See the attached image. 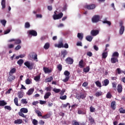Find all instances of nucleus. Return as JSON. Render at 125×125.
<instances>
[{"label":"nucleus","instance_id":"nucleus-61","mask_svg":"<svg viewBox=\"0 0 125 125\" xmlns=\"http://www.w3.org/2000/svg\"><path fill=\"white\" fill-rule=\"evenodd\" d=\"M63 48H69V45L67 43H65L64 44H63Z\"/></svg>","mask_w":125,"mask_h":125},{"label":"nucleus","instance_id":"nucleus-53","mask_svg":"<svg viewBox=\"0 0 125 125\" xmlns=\"http://www.w3.org/2000/svg\"><path fill=\"white\" fill-rule=\"evenodd\" d=\"M57 69L60 71V72H61V71H62V64H59L58 65Z\"/></svg>","mask_w":125,"mask_h":125},{"label":"nucleus","instance_id":"nucleus-27","mask_svg":"<svg viewBox=\"0 0 125 125\" xmlns=\"http://www.w3.org/2000/svg\"><path fill=\"white\" fill-rule=\"evenodd\" d=\"M20 112L24 113V114H26V113H28V109L25 108H22L20 109Z\"/></svg>","mask_w":125,"mask_h":125},{"label":"nucleus","instance_id":"nucleus-25","mask_svg":"<svg viewBox=\"0 0 125 125\" xmlns=\"http://www.w3.org/2000/svg\"><path fill=\"white\" fill-rule=\"evenodd\" d=\"M124 32H125V26L121 27L119 30L120 35H123Z\"/></svg>","mask_w":125,"mask_h":125},{"label":"nucleus","instance_id":"nucleus-14","mask_svg":"<svg viewBox=\"0 0 125 125\" xmlns=\"http://www.w3.org/2000/svg\"><path fill=\"white\" fill-rule=\"evenodd\" d=\"M86 8L87 9L91 10V9H94L96 6L95 4H91V5H86L85 6Z\"/></svg>","mask_w":125,"mask_h":125},{"label":"nucleus","instance_id":"nucleus-11","mask_svg":"<svg viewBox=\"0 0 125 125\" xmlns=\"http://www.w3.org/2000/svg\"><path fill=\"white\" fill-rule=\"evenodd\" d=\"M29 34L33 36V37H37L38 36V33L34 30H30L29 31Z\"/></svg>","mask_w":125,"mask_h":125},{"label":"nucleus","instance_id":"nucleus-29","mask_svg":"<svg viewBox=\"0 0 125 125\" xmlns=\"http://www.w3.org/2000/svg\"><path fill=\"white\" fill-rule=\"evenodd\" d=\"M89 70H90V68H89V66H88L83 68V72H84V73H88V72H89Z\"/></svg>","mask_w":125,"mask_h":125},{"label":"nucleus","instance_id":"nucleus-46","mask_svg":"<svg viewBox=\"0 0 125 125\" xmlns=\"http://www.w3.org/2000/svg\"><path fill=\"white\" fill-rule=\"evenodd\" d=\"M21 103H22V104H28V102L27 101V99H21Z\"/></svg>","mask_w":125,"mask_h":125},{"label":"nucleus","instance_id":"nucleus-2","mask_svg":"<svg viewBox=\"0 0 125 125\" xmlns=\"http://www.w3.org/2000/svg\"><path fill=\"white\" fill-rule=\"evenodd\" d=\"M24 64L26 67H27L29 70H33L34 68V63L33 62H31L29 61L25 62Z\"/></svg>","mask_w":125,"mask_h":125},{"label":"nucleus","instance_id":"nucleus-21","mask_svg":"<svg viewBox=\"0 0 125 125\" xmlns=\"http://www.w3.org/2000/svg\"><path fill=\"white\" fill-rule=\"evenodd\" d=\"M111 107L112 110H116V102L113 101L111 102Z\"/></svg>","mask_w":125,"mask_h":125},{"label":"nucleus","instance_id":"nucleus-45","mask_svg":"<svg viewBox=\"0 0 125 125\" xmlns=\"http://www.w3.org/2000/svg\"><path fill=\"white\" fill-rule=\"evenodd\" d=\"M112 84L113 89L116 90V89H117V83L116 82H113L112 83Z\"/></svg>","mask_w":125,"mask_h":125},{"label":"nucleus","instance_id":"nucleus-55","mask_svg":"<svg viewBox=\"0 0 125 125\" xmlns=\"http://www.w3.org/2000/svg\"><path fill=\"white\" fill-rule=\"evenodd\" d=\"M95 84H96L97 86L99 87H101V83L99 82V81H97L95 82Z\"/></svg>","mask_w":125,"mask_h":125},{"label":"nucleus","instance_id":"nucleus-22","mask_svg":"<svg viewBox=\"0 0 125 125\" xmlns=\"http://www.w3.org/2000/svg\"><path fill=\"white\" fill-rule=\"evenodd\" d=\"M23 123L22 119H18L14 121V124L20 125Z\"/></svg>","mask_w":125,"mask_h":125},{"label":"nucleus","instance_id":"nucleus-34","mask_svg":"<svg viewBox=\"0 0 125 125\" xmlns=\"http://www.w3.org/2000/svg\"><path fill=\"white\" fill-rule=\"evenodd\" d=\"M50 46V44H49V43L47 42V43H45L43 47H44V49H48V48H49Z\"/></svg>","mask_w":125,"mask_h":125},{"label":"nucleus","instance_id":"nucleus-26","mask_svg":"<svg viewBox=\"0 0 125 125\" xmlns=\"http://www.w3.org/2000/svg\"><path fill=\"white\" fill-rule=\"evenodd\" d=\"M18 98L20 99L23 98V96H24V94H23V93L21 91H19L18 93Z\"/></svg>","mask_w":125,"mask_h":125},{"label":"nucleus","instance_id":"nucleus-30","mask_svg":"<svg viewBox=\"0 0 125 125\" xmlns=\"http://www.w3.org/2000/svg\"><path fill=\"white\" fill-rule=\"evenodd\" d=\"M107 56H108V52H107L103 53L102 58H103V59H106V58H107Z\"/></svg>","mask_w":125,"mask_h":125},{"label":"nucleus","instance_id":"nucleus-59","mask_svg":"<svg viewBox=\"0 0 125 125\" xmlns=\"http://www.w3.org/2000/svg\"><path fill=\"white\" fill-rule=\"evenodd\" d=\"M106 98H112V95L110 92L107 93V94H106Z\"/></svg>","mask_w":125,"mask_h":125},{"label":"nucleus","instance_id":"nucleus-49","mask_svg":"<svg viewBox=\"0 0 125 125\" xmlns=\"http://www.w3.org/2000/svg\"><path fill=\"white\" fill-rule=\"evenodd\" d=\"M23 63H24V60H22V59H20L19 60L18 62H17V63L19 65H22V64H23Z\"/></svg>","mask_w":125,"mask_h":125},{"label":"nucleus","instance_id":"nucleus-43","mask_svg":"<svg viewBox=\"0 0 125 125\" xmlns=\"http://www.w3.org/2000/svg\"><path fill=\"white\" fill-rule=\"evenodd\" d=\"M24 27L25 28L28 29V28H30V27H31V25L29 22H26L24 24Z\"/></svg>","mask_w":125,"mask_h":125},{"label":"nucleus","instance_id":"nucleus-10","mask_svg":"<svg viewBox=\"0 0 125 125\" xmlns=\"http://www.w3.org/2000/svg\"><path fill=\"white\" fill-rule=\"evenodd\" d=\"M80 68H84L85 67V62H83V60H81L79 63Z\"/></svg>","mask_w":125,"mask_h":125},{"label":"nucleus","instance_id":"nucleus-33","mask_svg":"<svg viewBox=\"0 0 125 125\" xmlns=\"http://www.w3.org/2000/svg\"><path fill=\"white\" fill-rule=\"evenodd\" d=\"M25 83L26 84H31L32 83V80L31 79H27L25 80Z\"/></svg>","mask_w":125,"mask_h":125},{"label":"nucleus","instance_id":"nucleus-9","mask_svg":"<svg viewBox=\"0 0 125 125\" xmlns=\"http://www.w3.org/2000/svg\"><path fill=\"white\" fill-rule=\"evenodd\" d=\"M64 45V43H63V41H60L58 44L55 45L56 47H58V48H63Z\"/></svg>","mask_w":125,"mask_h":125},{"label":"nucleus","instance_id":"nucleus-58","mask_svg":"<svg viewBox=\"0 0 125 125\" xmlns=\"http://www.w3.org/2000/svg\"><path fill=\"white\" fill-rule=\"evenodd\" d=\"M4 108L6 109L7 110H9V111H11V106L9 105H5L4 106Z\"/></svg>","mask_w":125,"mask_h":125},{"label":"nucleus","instance_id":"nucleus-28","mask_svg":"<svg viewBox=\"0 0 125 125\" xmlns=\"http://www.w3.org/2000/svg\"><path fill=\"white\" fill-rule=\"evenodd\" d=\"M53 80V78L52 76H51L49 78H48L45 79V82L50 83V82H51V81H52Z\"/></svg>","mask_w":125,"mask_h":125},{"label":"nucleus","instance_id":"nucleus-20","mask_svg":"<svg viewBox=\"0 0 125 125\" xmlns=\"http://www.w3.org/2000/svg\"><path fill=\"white\" fill-rule=\"evenodd\" d=\"M34 90H35L34 88H30L26 93V94H27V95H32Z\"/></svg>","mask_w":125,"mask_h":125},{"label":"nucleus","instance_id":"nucleus-42","mask_svg":"<svg viewBox=\"0 0 125 125\" xmlns=\"http://www.w3.org/2000/svg\"><path fill=\"white\" fill-rule=\"evenodd\" d=\"M49 118H50V114L48 113L42 116V119H48Z\"/></svg>","mask_w":125,"mask_h":125},{"label":"nucleus","instance_id":"nucleus-40","mask_svg":"<svg viewBox=\"0 0 125 125\" xmlns=\"http://www.w3.org/2000/svg\"><path fill=\"white\" fill-rule=\"evenodd\" d=\"M36 113L37 114L38 117H42V112L40 110H36Z\"/></svg>","mask_w":125,"mask_h":125},{"label":"nucleus","instance_id":"nucleus-36","mask_svg":"<svg viewBox=\"0 0 125 125\" xmlns=\"http://www.w3.org/2000/svg\"><path fill=\"white\" fill-rule=\"evenodd\" d=\"M14 102L16 106H19V104H18V98L15 97L14 99Z\"/></svg>","mask_w":125,"mask_h":125},{"label":"nucleus","instance_id":"nucleus-16","mask_svg":"<svg viewBox=\"0 0 125 125\" xmlns=\"http://www.w3.org/2000/svg\"><path fill=\"white\" fill-rule=\"evenodd\" d=\"M117 91L119 93H122L123 91V86L119 84L117 86Z\"/></svg>","mask_w":125,"mask_h":125},{"label":"nucleus","instance_id":"nucleus-23","mask_svg":"<svg viewBox=\"0 0 125 125\" xmlns=\"http://www.w3.org/2000/svg\"><path fill=\"white\" fill-rule=\"evenodd\" d=\"M77 113L79 115H85L86 114L85 111H83L82 109H79Z\"/></svg>","mask_w":125,"mask_h":125},{"label":"nucleus","instance_id":"nucleus-1","mask_svg":"<svg viewBox=\"0 0 125 125\" xmlns=\"http://www.w3.org/2000/svg\"><path fill=\"white\" fill-rule=\"evenodd\" d=\"M86 97V94L85 93H80V94H77L76 95V98H77V99H78V100H80V99H83V100H84Z\"/></svg>","mask_w":125,"mask_h":125},{"label":"nucleus","instance_id":"nucleus-12","mask_svg":"<svg viewBox=\"0 0 125 125\" xmlns=\"http://www.w3.org/2000/svg\"><path fill=\"white\" fill-rule=\"evenodd\" d=\"M111 62L112 64H115V63H119V60L117 57H113L111 58Z\"/></svg>","mask_w":125,"mask_h":125},{"label":"nucleus","instance_id":"nucleus-4","mask_svg":"<svg viewBox=\"0 0 125 125\" xmlns=\"http://www.w3.org/2000/svg\"><path fill=\"white\" fill-rule=\"evenodd\" d=\"M63 13L61 12L58 14H54L53 15V18L54 19V20H58L59 19H61V18H62V17H63Z\"/></svg>","mask_w":125,"mask_h":125},{"label":"nucleus","instance_id":"nucleus-35","mask_svg":"<svg viewBox=\"0 0 125 125\" xmlns=\"http://www.w3.org/2000/svg\"><path fill=\"white\" fill-rule=\"evenodd\" d=\"M2 6V9L5 8V0H2L1 3Z\"/></svg>","mask_w":125,"mask_h":125},{"label":"nucleus","instance_id":"nucleus-32","mask_svg":"<svg viewBox=\"0 0 125 125\" xmlns=\"http://www.w3.org/2000/svg\"><path fill=\"white\" fill-rule=\"evenodd\" d=\"M85 39L88 42H91L93 39V37H92L91 36H87L85 37Z\"/></svg>","mask_w":125,"mask_h":125},{"label":"nucleus","instance_id":"nucleus-8","mask_svg":"<svg viewBox=\"0 0 125 125\" xmlns=\"http://www.w3.org/2000/svg\"><path fill=\"white\" fill-rule=\"evenodd\" d=\"M65 62L67 64H69L70 65H72L73 63H74V60L73 59L68 57L65 59Z\"/></svg>","mask_w":125,"mask_h":125},{"label":"nucleus","instance_id":"nucleus-6","mask_svg":"<svg viewBox=\"0 0 125 125\" xmlns=\"http://www.w3.org/2000/svg\"><path fill=\"white\" fill-rule=\"evenodd\" d=\"M100 17L99 15H95L92 18V21L93 23H96L99 21Z\"/></svg>","mask_w":125,"mask_h":125},{"label":"nucleus","instance_id":"nucleus-44","mask_svg":"<svg viewBox=\"0 0 125 125\" xmlns=\"http://www.w3.org/2000/svg\"><path fill=\"white\" fill-rule=\"evenodd\" d=\"M103 23H104V24H107V25H108V26H111V21H103Z\"/></svg>","mask_w":125,"mask_h":125},{"label":"nucleus","instance_id":"nucleus-7","mask_svg":"<svg viewBox=\"0 0 125 125\" xmlns=\"http://www.w3.org/2000/svg\"><path fill=\"white\" fill-rule=\"evenodd\" d=\"M15 80V76H13L11 74L9 75V76L8 77V78L7 79V82H9V83H12L13 81Z\"/></svg>","mask_w":125,"mask_h":125},{"label":"nucleus","instance_id":"nucleus-41","mask_svg":"<svg viewBox=\"0 0 125 125\" xmlns=\"http://www.w3.org/2000/svg\"><path fill=\"white\" fill-rule=\"evenodd\" d=\"M0 21L4 27H5V25H6V21L5 20H1Z\"/></svg>","mask_w":125,"mask_h":125},{"label":"nucleus","instance_id":"nucleus-50","mask_svg":"<svg viewBox=\"0 0 125 125\" xmlns=\"http://www.w3.org/2000/svg\"><path fill=\"white\" fill-rule=\"evenodd\" d=\"M19 115L22 118H26L27 116L25 115L23 112H21V111L19 112Z\"/></svg>","mask_w":125,"mask_h":125},{"label":"nucleus","instance_id":"nucleus-47","mask_svg":"<svg viewBox=\"0 0 125 125\" xmlns=\"http://www.w3.org/2000/svg\"><path fill=\"white\" fill-rule=\"evenodd\" d=\"M21 43V40L17 39L15 41V44H20Z\"/></svg>","mask_w":125,"mask_h":125},{"label":"nucleus","instance_id":"nucleus-38","mask_svg":"<svg viewBox=\"0 0 125 125\" xmlns=\"http://www.w3.org/2000/svg\"><path fill=\"white\" fill-rule=\"evenodd\" d=\"M34 80L36 82H40V80H41V76L38 75V76H35L34 78Z\"/></svg>","mask_w":125,"mask_h":125},{"label":"nucleus","instance_id":"nucleus-48","mask_svg":"<svg viewBox=\"0 0 125 125\" xmlns=\"http://www.w3.org/2000/svg\"><path fill=\"white\" fill-rule=\"evenodd\" d=\"M119 111L121 114H125V109H124L123 107H121L119 109Z\"/></svg>","mask_w":125,"mask_h":125},{"label":"nucleus","instance_id":"nucleus-63","mask_svg":"<svg viewBox=\"0 0 125 125\" xmlns=\"http://www.w3.org/2000/svg\"><path fill=\"white\" fill-rule=\"evenodd\" d=\"M11 91H12V88L9 89L6 92V94H10V93L11 92Z\"/></svg>","mask_w":125,"mask_h":125},{"label":"nucleus","instance_id":"nucleus-60","mask_svg":"<svg viewBox=\"0 0 125 125\" xmlns=\"http://www.w3.org/2000/svg\"><path fill=\"white\" fill-rule=\"evenodd\" d=\"M46 104V101H42V100L40 101V104H41V105H43V104Z\"/></svg>","mask_w":125,"mask_h":125},{"label":"nucleus","instance_id":"nucleus-51","mask_svg":"<svg viewBox=\"0 0 125 125\" xmlns=\"http://www.w3.org/2000/svg\"><path fill=\"white\" fill-rule=\"evenodd\" d=\"M102 95V92H97L95 93V96L96 97H99V96H101Z\"/></svg>","mask_w":125,"mask_h":125},{"label":"nucleus","instance_id":"nucleus-3","mask_svg":"<svg viewBox=\"0 0 125 125\" xmlns=\"http://www.w3.org/2000/svg\"><path fill=\"white\" fill-rule=\"evenodd\" d=\"M64 76H66V77L64 79L62 80V82H63V83H67L70 79V76H70V72L68 71V70H65L64 72Z\"/></svg>","mask_w":125,"mask_h":125},{"label":"nucleus","instance_id":"nucleus-64","mask_svg":"<svg viewBox=\"0 0 125 125\" xmlns=\"http://www.w3.org/2000/svg\"><path fill=\"white\" fill-rule=\"evenodd\" d=\"M21 48V46L20 45H18L16 47H15V50H19Z\"/></svg>","mask_w":125,"mask_h":125},{"label":"nucleus","instance_id":"nucleus-17","mask_svg":"<svg viewBox=\"0 0 125 125\" xmlns=\"http://www.w3.org/2000/svg\"><path fill=\"white\" fill-rule=\"evenodd\" d=\"M110 83V81H109V80L108 79H105L104 80V81L102 82L103 85H104V86H107L108 84H109Z\"/></svg>","mask_w":125,"mask_h":125},{"label":"nucleus","instance_id":"nucleus-31","mask_svg":"<svg viewBox=\"0 0 125 125\" xmlns=\"http://www.w3.org/2000/svg\"><path fill=\"white\" fill-rule=\"evenodd\" d=\"M16 72V69L15 68H12L9 72V75H12L13 74H15Z\"/></svg>","mask_w":125,"mask_h":125},{"label":"nucleus","instance_id":"nucleus-57","mask_svg":"<svg viewBox=\"0 0 125 125\" xmlns=\"http://www.w3.org/2000/svg\"><path fill=\"white\" fill-rule=\"evenodd\" d=\"M60 99H61V100H66V99H67V96L64 95L62 96H61L60 97Z\"/></svg>","mask_w":125,"mask_h":125},{"label":"nucleus","instance_id":"nucleus-56","mask_svg":"<svg viewBox=\"0 0 125 125\" xmlns=\"http://www.w3.org/2000/svg\"><path fill=\"white\" fill-rule=\"evenodd\" d=\"M90 111L91 113H93L95 112V108L93 107L92 106L90 107Z\"/></svg>","mask_w":125,"mask_h":125},{"label":"nucleus","instance_id":"nucleus-18","mask_svg":"<svg viewBox=\"0 0 125 125\" xmlns=\"http://www.w3.org/2000/svg\"><path fill=\"white\" fill-rule=\"evenodd\" d=\"M77 38H78L80 41H83V34L78 33Z\"/></svg>","mask_w":125,"mask_h":125},{"label":"nucleus","instance_id":"nucleus-37","mask_svg":"<svg viewBox=\"0 0 125 125\" xmlns=\"http://www.w3.org/2000/svg\"><path fill=\"white\" fill-rule=\"evenodd\" d=\"M111 56L112 57H116L118 58L119 57V53L118 52H114Z\"/></svg>","mask_w":125,"mask_h":125},{"label":"nucleus","instance_id":"nucleus-39","mask_svg":"<svg viewBox=\"0 0 125 125\" xmlns=\"http://www.w3.org/2000/svg\"><path fill=\"white\" fill-rule=\"evenodd\" d=\"M7 104V103L5 102L4 101H0V106H5Z\"/></svg>","mask_w":125,"mask_h":125},{"label":"nucleus","instance_id":"nucleus-19","mask_svg":"<svg viewBox=\"0 0 125 125\" xmlns=\"http://www.w3.org/2000/svg\"><path fill=\"white\" fill-rule=\"evenodd\" d=\"M51 95V93L50 92H48L46 93L44 96V99H48L49 96Z\"/></svg>","mask_w":125,"mask_h":125},{"label":"nucleus","instance_id":"nucleus-62","mask_svg":"<svg viewBox=\"0 0 125 125\" xmlns=\"http://www.w3.org/2000/svg\"><path fill=\"white\" fill-rule=\"evenodd\" d=\"M116 71H117L118 75H120L122 73V70H121V68H117Z\"/></svg>","mask_w":125,"mask_h":125},{"label":"nucleus","instance_id":"nucleus-15","mask_svg":"<svg viewBox=\"0 0 125 125\" xmlns=\"http://www.w3.org/2000/svg\"><path fill=\"white\" fill-rule=\"evenodd\" d=\"M43 70L45 73V74H48L49 73H51L52 72V70L51 69H49V68L47 67H43Z\"/></svg>","mask_w":125,"mask_h":125},{"label":"nucleus","instance_id":"nucleus-52","mask_svg":"<svg viewBox=\"0 0 125 125\" xmlns=\"http://www.w3.org/2000/svg\"><path fill=\"white\" fill-rule=\"evenodd\" d=\"M53 91H54V92H55V93H59V92H60V91H61V90H60V89H57L56 88H54L53 89Z\"/></svg>","mask_w":125,"mask_h":125},{"label":"nucleus","instance_id":"nucleus-24","mask_svg":"<svg viewBox=\"0 0 125 125\" xmlns=\"http://www.w3.org/2000/svg\"><path fill=\"white\" fill-rule=\"evenodd\" d=\"M61 53H62V55H63V58H65L66 55L68 54V52H67V50H64L63 51H62Z\"/></svg>","mask_w":125,"mask_h":125},{"label":"nucleus","instance_id":"nucleus-54","mask_svg":"<svg viewBox=\"0 0 125 125\" xmlns=\"http://www.w3.org/2000/svg\"><path fill=\"white\" fill-rule=\"evenodd\" d=\"M32 124L34 125H38V124H39V122H38V120L36 119H33L32 121Z\"/></svg>","mask_w":125,"mask_h":125},{"label":"nucleus","instance_id":"nucleus-13","mask_svg":"<svg viewBox=\"0 0 125 125\" xmlns=\"http://www.w3.org/2000/svg\"><path fill=\"white\" fill-rule=\"evenodd\" d=\"M90 34L92 36H93V37H95V36H97V35L99 34V31L92 30L91 31Z\"/></svg>","mask_w":125,"mask_h":125},{"label":"nucleus","instance_id":"nucleus-5","mask_svg":"<svg viewBox=\"0 0 125 125\" xmlns=\"http://www.w3.org/2000/svg\"><path fill=\"white\" fill-rule=\"evenodd\" d=\"M31 58L34 60V61H36V62H38L39 60H38V55L37 53L35 52H32L31 53V56H30Z\"/></svg>","mask_w":125,"mask_h":125}]
</instances>
